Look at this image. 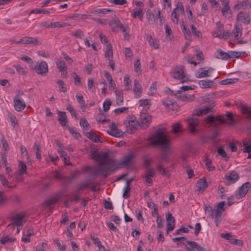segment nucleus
<instances>
[{"instance_id":"f257e3e1","label":"nucleus","mask_w":251,"mask_h":251,"mask_svg":"<svg viewBox=\"0 0 251 251\" xmlns=\"http://www.w3.org/2000/svg\"><path fill=\"white\" fill-rule=\"evenodd\" d=\"M108 153L104 152L100 154L99 160L100 161L97 166L91 172L94 175H101L107 177L115 171L116 160L108 158Z\"/></svg>"},{"instance_id":"f03ea898","label":"nucleus","mask_w":251,"mask_h":251,"mask_svg":"<svg viewBox=\"0 0 251 251\" xmlns=\"http://www.w3.org/2000/svg\"><path fill=\"white\" fill-rule=\"evenodd\" d=\"M149 140L151 146H157L160 145L165 149L161 154V160L162 161H166L170 154V151L168 149V144L170 142V140L164 134V131L159 129L149 138Z\"/></svg>"},{"instance_id":"7ed1b4c3","label":"nucleus","mask_w":251,"mask_h":251,"mask_svg":"<svg viewBox=\"0 0 251 251\" xmlns=\"http://www.w3.org/2000/svg\"><path fill=\"white\" fill-rule=\"evenodd\" d=\"M215 106V102H212L209 106H207L202 109H195L192 113L191 117H188L186 119V121L188 123V128L190 132L192 134L195 133L197 132V127L199 124V120L196 116H200L205 115L211 111Z\"/></svg>"},{"instance_id":"20e7f679","label":"nucleus","mask_w":251,"mask_h":251,"mask_svg":"<svg viewBox=\"0 0 251 251\" xmlns=\"http://www.w3.org/2000/svg\"><path fill=\"white\" fill-rule=\"evenodd\" d=\"M226 202L225 201H222L214 205V208L207 203L204 204V211L206 214L211 217L212 219L214 218H220L223 212L225 211L224 205Z\"/></svg>"},{"instance_id":"39448f33","label":"nucleus","mask_w":251,"mask_h":251,"mask_svg":"<svg viewBox=\"0 0 251 251\" xmlns=\"http://www.w3.org/2000/svg\"><path fill=\"white\" fill-rule=\"evenodd\" d=\"M135 117L128 116L124 121V125L126 128V131L128 133L134 132L137 129V124L135 121Z\"/></svg>"},{"instance_id":"423d86ee","label":"nucleus","mask_w":251,"mask_h":251,"mask_svg":"<svg viewBox=\"0 0 251 251\" xmlns=\"http://www.w3.org/2000/svg\"><path fill=\"white\" fill-rule=\"evenodd\" d=\"M173 77L180 80L181 82L187 81L188 79L184 74V67L183 66H177L173 72Z\"/></svg>"},{"instance_id":"0eeeda50","label":"nucleus","mask_w":251,"mask_h":251,"mask_svg":"<svg viewBox=\"0 0 251 251\" xmlns=\"http://www.w3.org/2000/svg\"><path fill=\"white\" fill-rule=\"evenodd\" d=\"M177 11L180 12L181 14L184 13L183 6L180 2H177L176 4V8L173 10L171 15V20L174 24H176L178 23L179 19V16L176 13Z\"/></svg>"},{"instance_id":"6e6552de","label":"nucleus","mask_w":251,"mask_h":251,"mask_svg":"<svg viewBox=\"0 0 251 251\" xmlns=\"http://www.w3.org/2000/svg\"><path fill=\"white\" fill-rule=\"evenodd\" d=\"M14 107L16 111L22 112L26 107V104L18 94H16L13 99Z\"/></svg>"},{"instance_id":"1a4fd4ad","label":"nucleus","mask_w":251,"mask_h":251,"mask_svg":"<svg viewBox=\"0 0 251 251\" xmlns=\"http://www.w3.org/2000/svg\"><path fill=\"white\" fill-rule=\"evenodd\" d=\"M251 183L247 182L240 187L237 191L235 196L238 199L244 198L251 188Z\"/></svg>"},{"instance_id":"9d476101","label":"nucleus","mask_w":251,"mask_h":251,"mask_svg":"<svg viewBox=\"0 0 251 251\" xmlns=\"http://www.w3.org/2000/svg\"><path fill=\"white\" fill-rule=\"evenodd\" d=\"M110 129L107 130V132L108 134L115 137H121L123 136L124 132L118 128L117 125L113 123L109 126Z\"/></svg>"},{"instance_id":"9b49d317","label":"nucleus","mask_w":251,"mask_h":251,"mask_svg":"<svg viewBox=\"0 0 251 251\" xmlns=\"http://www.w3.org/2000/svg\"><path fill=\"white\" fill-rule=\"evenodd\" d=\"M35 69L37 74L45 75L48 72L47 63L44 61H42L40 63L38 62L35 66Z\"/></svg>"},{"instance_id":"f8f14e48","label":"nucleus","mask_w":251,"mask_h":251,"mask_svg":"<svg viewBox=\"0 0 251 251\" xmlns=\"http://www.w3.org/2000/svg\"><path fill=\"white\" fill-rule=\"evenodd\" d=\"M133 158V154L132 153H130L123 157L122 160L119 162L117 163L116 161V167L115 170H117L119 168H121L126 165H127L130 164L132 159Z\"/></svg>"},{"instance_id":"ddd939ff","label":"nucleus","mask_w":251,"mask_h":251,"mask_svg":"<svg viewBox=\"0 0 251 251\" xmlns=\"http://www.w3.org/2000/svg\"><path fill=\"white\" fill-rule=\"evenodd\" d=\"M235 105L238 108H239L243 114H246L248 117L251 119V109H249L247 105L245 104L241 100L235 101Z\"/></svg>"},{"instance_id":"4468645a","label":"nucleus","mask_w":251,"mask_h":251,"mask_svg":"<svg viewBox=\"0 0 251 251\" xmlns=\"http://www.w3.org/2000/svg\"><path fill=\"white\" fill-rule=\"evenodd\" d=\"M166 231L167 233L172 231L175 226V219L172 214L169 213L166 215Z\"/></svg>"},{"instance_id":"2eb2a0df","label":"nucleus","mask_w":251,"mask_h":251,"mask_svg":"<svg viewBox=\"0 0 251 251\" xmlns=\"http://www.w3.org/2000/svg\"><path fill=\"white\" fill-rule=\"evenodd\" d=\"M236 18L238 21L246 25H249L250 23V14L248 12L241 11L239 12L237 14Z\"/></svg>"},{"instance_id":"dca6fc26","label":"nucleus","mask_w":251,"mask_h":251,"mask_svg":"<svg viewBox=\"0 0 251 251\" xmlns=\"http://www.w3.org/2000/svg\"><path fill=\"white\" fill-rule=\"evenodd\" d=\"M151 121V116H141L138 121V125L142 129L147 128Z\"/></svg>"},{"instance_id":"f3484780","label":"nucleus","mask_w":251,"mask_h":251,"mask_svg":"<svg viewBox=\"0 0 251 251\" xmlns=\"http://www.w3.org/2000/svg\"><path fill=\"white\" fill-rule=\"evenodd\" d=\"M21 42L23 44H30L32 46L40 45L41 42L36 38L25 36L21 39Z\"/></svg>"},{"instance_id":"a211bd4d","label":"nucleus","mask_w":251,"mask_h":251,"mask_svg":"<svg viewBox=\"0 0 251 251\" xmlns=\"http://www.w3.org/2000/svg\"><path fill=\"white\" fill-rule=\"evenodd\" d=\"M226 184L230 185L236 182L239 178V176L236 171H232L229 176H226Z\"/></svg>"},{"instance_id":"6ab92c4d","label":"nucleus","mask_w":251,"mask_h":251,"mask_svg":"<svg viewBox=\"0 0 251 251\" xmlns=\"http://www.w3.org/2000/svg\"><path fill=\"white\" fill-rule=\"evenodd\" d=\"M12 220L14 226H23L24 224L25 223L24 215L17 214L12 217Z\"/></svg>"},{"instance_id":"aec40b11","label":"nucleus","mask_w":251,"mask_h":251,"mask_svg":"<svg viewBox=\"0 0 251 251\" xmlns=\"http://www.w3.org/2000/svg\"><path fill=\"white\" fill-rule=\"evenodd\" d=\"M225 119L224 118L221 116L218 115L214 116L213 115H209L205 118V122L207 124L211 123L215 121H218L219 123H224L225 122Z\"/></svg>"},{"instance_id":"412c9836","label":"nucleus","mask_w":251,"mask_h":251,"mask_svg":"<svg viewBox=\"0 0 251 251\" xmlns=\"http://www.w3.org/2000/svg\"><path fill=\"white\" fill-rule=\"evenodd\" d=\"M142 88L137 79L134 80L133 92L134 98L138 99L141 97L142 94Z\"/></svg>"},{"instance_id":"4be33fe9","label":"nucleus","mask_w":251,"mask_h":251,"mask_svg":"<svg viewBox=\"0 0 251 251\" xmlns=\"http://www.w3.org/2000/svg\"><path fill=\"white\" fill-rule=\"evenodd\" d=\"M214 56L217 58L221 59L222 60H227L230 58L229 51L227 52H226L221 49H218L216 50L214 53Z\"/></svg>"},{"instance_id":"5701e85b","label":"nucleus","mask_w":251,"mask_h":251,"mask_svg":"<svg viewBox=\"0 0 251 251\" xmlns=\"http://www.w3.org/2000/svg\"><path fill=\"white\" fill-rule=\"evenodd\" d=\"M122 23L117 17L113 18L109 23V25L111 27L112 31L116 32L118 29L120 27V25H122Z\"/></svg>"},{"instance_id":"b1692460","label":"nucleus","mask_w":251,"mask_h":251,"mask_svg":"<svg viewBox=\"0 0 251 251\" xmlns=\"http://www.w3.org/2000/svg\"><path fill=\"white\" fill-rule=\"evenodd\" d=\"M251 8V1L249 0H244L239 2L234 6L235 10L245 9Z\"/></svg>"},{"instance_id":"393cba45","label":"nucleus","mask_w":251,"mask_h":251,"mask_svg":"<svg viewBox=\"0 0 251 251\" xmlns=\"http://www.w3.org/2000/svg\"><path fill=\"white\" fill-rule=\"evenodd\" d=\"M215 37H219V38L226 39L228 36V32L226 33L224 32V29L222 25H218L217 30L214 33Z\"/></svg>"},{"instance_id":"a878e982","label":"nucleus","mask_w":251,"mask_h":251,"mask_svg":"<svg viewBox=\"0 0 251 251\" xmlns=\"http://www.w3.org/2000/svg\"><path fill=\"white\" fill-rule=\"evenodd\" d=\"M57 114L58 116V121L59 123L62 126H66L67 123L66 113L65 112H62L58 110Z\"/></svg>"},{"instance_id":"bb28decb","label":"nucleus","mask_w":251,"mask_h":251,"mask_svg":"<svg viewBox=\"0 0 251 251\" xmlns=\"http://www.w3.org/2000/svg\"><path fill=\"white\" fill-rule=\"evenodd\" d=\"M197 187H198L197 191L203 192L208 187L206 180L204 178L199 179L197 183Z\"/></svg>"},{"instance_id":"cd10ccee","label":"nucleus","mask_w":251,"mask_h":251,"mask_svg":"<svg viewBox=\"0 0 251 251\" xmlns=\"http://www.w3.org/2000/svg\"><path fill=\"white\" fill-rule=\"evenodd\" d=\"M154 171L152 169H149L147 170V172L145 174L144 177L145 178L146 182L149 184V186H151L152 184L151 177L154 176Z\"/></svg>"},{"instance_id":"c85d7f7f","label":"nucleus","mask_w":251,"mask_h":251,"mask_svg":"<svg viewBox=\"0 0 251 251\" xmlns=\"http://www.w3.org/2000/svg\"><path fill=\"white\" fill-rule=\"evenodd\" d=\"M242 26L241 24L237 23L235 25L234 29L232 31L233 35V38L234 40H236L238 39L239 34L242 33Z\"/></svg>"},{"instance_id":"c756f323","label":"nucleus","mask_w":251,"mask_h":251,"mask_svg":"<svg viewBox=\"0 0 251 251\" xmlns=\"http://www.w3.org/2000/svg\"><path fill=\"white\" fill-rule=\"evenodd\" d=\"M116 98V104L117 105H121L123 103V93L122 91L116 90L115 91Z\"/></svg>"},{"instance_id":"7c9ffc66","label":"nucleus","mask_w":251,"mask_h":251,"mask_svg":"<svg viewBox=\"0 0 251 251\" xmlns=\"http://www.w3.org/2000/svg\"><path fill=\"white\" fill-rule=\"evenodd\" d=\"M60 196L57 195L51 198L48 199L44 201L43 203V205L45 207H48L52 204H54L58 200Z\"/></svg>"},{"instance_id":"2f4dec72","label":"nucleus","mask_w":251,"mask_h":251,"mask_svg":"<svg viewBox=\"0 0 251 251\" xmlns=\"http://www.w3.org/2000/svg\"><path fill=\"white\" fill-rule=\"evenodd\" d=\"M34 151L35 152L36 157L38 159H40L41 158V145L39 142L35 141L33 146Z\"/></svg>"},{"instance_id":"473e14b6","label":"nucleus","mask_w":251,"mask_h":251,"mask_svg":"<svg viewBox=\"0 0 251 251\" xmlns=\"http://www.w3.org/2000/svg\"><path fill=\"white\" fill-rule=\"evenodd\" d=\"M214 71V69L212 68H208L207 70L202 71L201 73L197 72L196 73V76L197 78H201L204 77L209 76V73H212Z\"/></svg>"},{"instance_id":"72a5a7b5","label":"nucleus","mask_w":251,"mask_h":251,"mask_svg":"<svg viewBox=\"0 0 251 251\" xmlns=\"http://www.w3.org/2000/svg\"><path fill=\"white\" fill-rule=\"evenodd\" d=\"M199 85L201 88H210L213 86V81L211 80H202L199 81Z\"/></svg>"},{"instance_id":"f704fd0d","label":"nucleus","mask_w":251,"mask_h":251,"mask_svg":"<svg viewBox=\"0 0 251 251\" xmlns=\"http://www.w3.org/2000/svg\"><path fill=\"white\" fill-rule=\"evenodd\" d=\"M182 130V125L180 123H175L172 125L171 132L173 134H176L181 132Z\"/></svg>"},{"instance_id":"c9c22d12","label":"nucleus","mask_w":251,"mask_h":251,"mask_svg":"<svg viewBox=\"0 0 251 251\" xmlns=\"http://www.w3.org/2000/svg\"><path fill=\"white\" fill-rule=\"evenodd\" d=\"M146 40L150 46L153 47L155 49H157L159 48V44L157 42H154L153 41L152 36L151 35H147Z\"/></svg>"},{"instance_id":"e433bc0d","label":"nucleus","mask_w":251,"mask_h":251,"mask_svg":"<svg viewBox=\"0 0 251 251\" xmlns=\"http://www.w3.org/2000/svg\"><path fill=\"white\" fill-rule=\"evenodd\" d=\"M55 63L59 71H62V70L64 71L65 69H67V66L64 60L57 59L55 61Z\"/></svg>"},{"instance_id":"4c0bfd02","label":"nucleus","mask_w":251,"mask_h":251,"mask_svg":"<svg viewBox=\"0 0 251 251\" xmlns=\"http://www.w3.org/2000/svg\"><path fill=\"white\" fill-rule=\"evenodd\" d=\"M146 17L149 24L152 25L154 22V16L151 9H148L146 12Z\"/></svg>"},{"instance_id":"58836bf2","label":"nucleus","mask_w":251,"mask_h":251,"mask_svg":"<svg viewBox=\"0 0 251 251\" xmlns=\"http://www.w3.org/2000/svg\"><path fill=\"white\" fill-rule=\"evenodd\" d=\"M223 15L226 18H230L232 16V13L229 6H223L222 9Z\"/></svg>"},{"instance_id":"ea45409f","label":"nucleus","mask_w":251,"mask_h":251,"mask_svg":"<svg viewBox=\"0 0 251 251\" xmlns=\"http://www.w3.org/2000/svg\"><path fill=\"white\" fill-rule=\"evenodd\" d=\"M157 169L161 175L167 176V177L170 176V172L165 168H163L161 163H159L157 165Z\"/></svg>"},{"instance_id":"a19ab883","label":"nucleus","mask_w":251,"mask_h":251,"mask_svg":"<svg viewBox=\"0 0 251 251\" xmlns=\"http://www.w3.org/2000/svg\"><path fill=\"white\" fill-rule=\"evenodd\" d=\"M105 57L113 59V49L111 44L107 45L105 53Z\"/></svg>"},{"instance_id":"79ce46f5","label":"nucleus","mask_w":251,"mask_h":251,"mask_svg":"<svg viewBox=\"0 0 251 251\" xmlns=\"http://www.w3.org/2000/svg\"><path fill=\"white\" fill-rule=\"evenodd\" d=\"M26 170L27 167L25 164L22 161H20L19 162V175H23L24 174H26Z\"/></svg>"},{"instance_id":"37998d69","label":"nucleus","mask_w":251,"mask_h":251,"mask_svg":"<svg viewBox=\"0 0 251 251\" xmlns=\"http://www.w3.org/2000/svg\"><path fill=\"white\" fill-rule=\"evenodd\" d=\"M104 75L105 78L109 82V86H110V88H112L113 89L115 88L116 84H115V82L113 81L111 75L109 73L105 72H104Z\"/></svg>"},{"instance_id":"c03bdc74","label":"nucleus","mask_w":251,"mask_h":251,"mask_svg":"<svg viewBox=\"0 0 251 251\" xmlns=\"http://www.w3.org/2000/svg\"><path fill=\"white\" fill-rule=\"evenodd\" d=\"M92 180L90 179H87L85 181L79 183L77 185V188L78 190H81L83 188H85L88 186H89L91 184H92Z\"/></svg>"},{"instance_id":"a18cd8bd","label":"nucleus","mask_w":251,"mask_h":251,"mask_svg":"<svg viewBox=\"0 0 251 251\" xmlns=\"http://www.w3.org/2000/svg\"><path fill=\"white\" fill-rule=\"evenodd\" d=\"M144 12L142 9H139L137 11L132 12L131 16L133 18L138 17L140 21H142L143 19Z\"/></svg>"},{"instance_id":"49530a36","label":"nucleus","mask_w":251,"mask_h":251,"mask_svg":"<svg viewBox=\"0 0 251 251\" xmlns=\"http://www.w3.org/2000/svg\"><path fill=\"white\" fill-rule=\"evenodd\" d=\"M238 78H227L223 80L220 82V84L221 85H227L230 84H234L238 81Z\"/></svg>"},{"instance_id":"de8ad7c7","label":"nucleus","mask_w":251,"mask_h":251,"mask_svg":"<svg viewBox=\"0 0 251 251\" xmlns=\"http://www.w3.org/2000/svg\"><path fill=\"white\" fill-rule=\"evenodd\" d=\"M85 134L88 138L92 140L95 143L100 142L99 137L97 136L96 135L94 134L93 132H87Z\"/></svg>"},{"instance_id":"09e8293b","label":"nucleus","mask_w":251,"mask_h":251,"mask_svg":"<svg viewBox=\"0 0 251 251\" xmlns=\"http://www.w3.org/2000/svg\"><path fill=\"white\" fill-rule=\"evenodd\" d=\"M112 11V10L110 9H97L93 11L91 13L93 14H97L99 15H103L105 14L108 12Z\"/></svg>"},{"instance_id":"8fccbe9b","label":"nucleus","mask_w":251,"mask_h":251,"mask_svg":"<svg viewBox=\"0 0 251 251\" xmlns=\"http://www.w3.org/2000/svg\"><path fill=\"white\" fill-rule=\"evenodd\" d=\"M230 57L231 58H240L242 55H244L246 52L245 51H229Z\"/></svg>"},{"instance_id":"3c124183","label":"nucleus","mask_w":251,"mask_h":251,"mask_svg":"<svg viewBox=\"0 0 251 251\" xmlns=\"http://www.w3.org/2000/svg\"><path fill=\"white\" fill-rule=\"evenodd\" d=\"M206 168L209 171H212L215 170V168L213 165L211 160L209 158H206L205 160Z\"/></svg>"},{"instance_id":"603ef678","label":"nucleus","mask_w":251,"mask_h":251,"mask_svg":"<svg viewBox=\"0 0 251 251\" xmlns=\"http://www.w3.org/2000/svg\"><path fill=\"white\" fill-rule=\"evenodd\" d=\"M187 243L191 247L195 248L199 251H204V248L194 241H187Z\"/></svg>"},{"instance_id":"864d4df0","label":"nucleus","mask_w":251,"mask_h":251,"mask_svg":"<svg viewBox=\"0 0 251 251\" xmlns=\"http://www.w3.org/2000/svg\"><path fill=\"white\" fill-rule=\"evenodd\" d=\"M0 142L2 144L3 150L4 151H7L9 149V145L3 135H1Z\"/></svg>"},{"instance_id":"5fc2aeb1","label":"nucleus","mask_w":251,"mask_h":251,"mask_svg":"<svg viewBox=\"0 0 251 251\" xmlns=\"http://www.w3.org/2000/svg\"><path fill=\"white\" fill-rule=\"evenodd\" d=\"M175 101L176 100H175L173 99H170L168 98L164 99L162 102L163 105H164L168 110L169 108L171 107V105H172V104H173Z\"/></svg>"},{"instance_id":"6e6d98bb","label":"nucleus","mask_w":251,"mask_h":251,"mask_svg":"<svg viewBox=\"0 0 251 251\" xmlns=\"http://www.w3.org/2000/svg\"><path fill=\"white\" fill-rule=\"evenodd\" d=\"M56 83L57 84V85L59 87V91H60L63 93H65L67 92V88L65 86V83L64 82V81L62 80H61V79L58 80L56 81Z\"/></svg>"},{"instance_id":"4d7b16f0","label":"nucleus","mask_w":251,"mask_h":251,"mask_svg":"<svg viewBox=\"0 0 251 251\" xmlns=\"http://www.w3.org/2000/svg\"><path fill=\"white\" fill-rule=\"evenodd\" d=\"M195 96L194 95H186L180 96V99L182 101L191 102L193 101L195 99Z\"/></svg>"},{"instance_id":"13d9d810","label":"nucleus","mask_w":251,"mask_h":251,"mask_svg":"<svg viewBox=\"0 0 251 251\" xmlns=\"http://www.w3.org/2000/svg\"><path fill=\"white\" fill-rule=\"evenodd\" d=\"M124 84L126 90L131 89V80L128 76L126 75L124 77Z\"/></svg>"},{"instance_id":"bf43d9fd","label":"nucleus","mask_w":251,"mask_h":251,"mask_svg":"<svg viewBox=\"0 0 251 251\" xmlns=\"http://www.w3.org/2000/svg\"><path fill=\"white\" fill-rule=\"evenodd\" d=\"M70 35L80 39H81L84 37V33L80 29H77L75 32H71Z\"/></svg>"},{"instance_id":"052dcab7","label":"nucleus","mask_w":251,"mask_h":251,"mask_svg":"<svg viewBox=\"0 0 251 251\" xmlns=\"http://www.w3.org/2000/svg\"><path fill=\"white\" fill-rule=\"evenodd\" d=\"M66 109L70 112L72 116L74 117L75 118H76L77 117V114L74 108V107L72 106L71 104H68L67 105Z\"/></svg>"},{"instance_id":"680f3d73","label":"nucleus","mask_w":251,"mask_h":251,"mask_svg":"<svg viewBox=\"0 0 251 251\" xmlns=\"http://www.w3.org/2000/svg\"><path fill=\"white\" fill-rule=\"evenodd\" d=\"M88 88L91 90L92 92H94L95 90V85L94 81L93 78H89L87 82Z\"/></svg>"},{"instance_id":"e2e57ef3","label":"nucleus","mask_w":251,"mask_h":251,"mask_svg":"<svg viewBox=\"0 0 251 251\" xmlns=\"http://www.w3.org/2000/svg\"><path fill=\"white\" fill-rule=\"evenodd\" d=\"M0 180L3 186L7 187L8 188L13 187L12 186H9V182L4 176L2 175H0Z\"/></svg>"},{"instance_id":"0e129e2a","label":"nucleus","mask_w":251,"mask_h":251,"mask_svg":"<svg viewBox=\"0 0 251 251\" xmlns=\"http://www.w3.org/2000/svg\"><path fill=\"white\" fill-rule=\"evenodd\" d=\"M134 68L135 72L140 74L141 73V64L139 58H138L137 60L134 62Z\"/></svg>"},{"instance_id":"69168bd1","label":"nucleus","mask_w":251,"mask_h":251,"mask_svg":"<svg viewBox=\"0 0 251 251\" xmlns=\"http://www.w3.org/2000/svg\"><path fill=\"white\" fill-rule=\"evenodd\" d=\"M130 187H128V185L125 186L124 188V193L123 194V197L124 198L127 199L130 196Z\"/></svg>"},{"instance_id":"338daca9","label":"nucleus","mask_w":251,"mask_h":251,"mask_svg":"<svg viewBox=\"0 0 251 251\" xmlns=\"http://www.w3.org/2000/svg\"><path fill=\"white\" fill-rule=\"evenodd\" d=\"M111 102L109 99L106 100L103 103V111L107 112L110 107Z\"/></svg>"},{"instance_id":"774afa93","label":"nucleus","mask_w":251,"mask_h":251,"mask_svg":"<svg viewBox=\"0 0 251 251\" xmlns=\"http://www.w3.org/2000/svg\"><path fill=\"white\" fill-rule=\"evenodd\" d=\"M243 146L244 147L243 152L248 153H251V145H250V143L247 141H244Z\"/></svg>"}]
</instances>
